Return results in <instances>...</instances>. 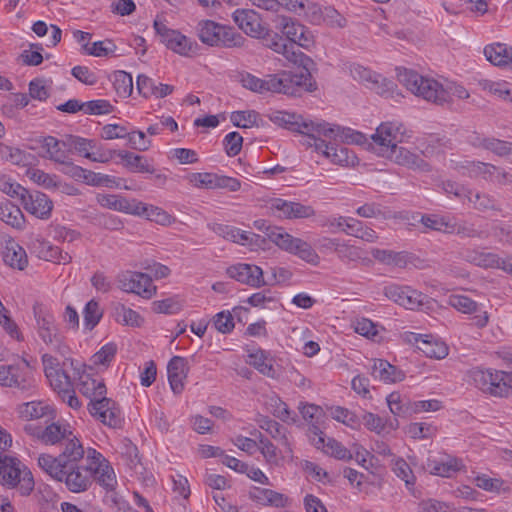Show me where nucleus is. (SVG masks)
<instances>
[{"label":"nucleus","mask_w":512,"mask_h":512,"mask_svg":"<svg viewBox=\"0 0 512 512\" xmlns=\"http://www.w3.org/2000/svg\"><path fill=\"white\" fill-rule=\"evenodd\" d=\"M398 81L411 93L436 105H444L451 101L452 96L467 99L468 91L461 85L447 83L446 86L433 78H427L414 70L396 68Z\"/></svg>","instance_id":"1"},{"label":"nucleus","mask_w":512,"mask_h":512,"mask_svg":"<svg viewBox=\"0 0 512 512\" xmlns=\"http://www.w3.org/2000/svg\"><path fill=\"white\" fill-rule=\"evenodd\" d=\"M270 120L293 132L306 136L305 143L311 141L314 136L333 137L334 128L325 121H306L301 115L285 111H275L270 115Z\"/></svg>","instance_id":"2"},{"label":"nucleus","mask_w":512,"mask_h":512,"mask_svg":"<svg viewBox=\"0 0 512 512\" xmlns=\"http://www.w3.org/2000/svg\"><path fill=\"white\" fill-rule=\"evenodd\" d=\"M197 35L201 42L209 46L242 47L246 41L233 28L212 20L199 21L197 24Z\"/></svg>","instance_id":"3"},{"label":"nucleus","mask_w":512,"mask_h":512,"mask_svg":"<svg viewBox=\"0 0 512 512\" xmlns=\"http://www.w3.org/2000/svg\"><path fill=\"white\" fill-rule=\"evenodd\" d=\"M265 233L269 240L280 249L297 255L299 258L312 265L319 263V256L310 244L300 238L290 235L283 228L266 226Z\"/></svg>","instance_id":"4"},{"label":"nucleus","mask_w":512,"mask_h":512,"mask_svg":"<svg viewBox=\"0 0 512 512\" xmlns=\"http://www.w3.org/2000/svg\"><path fill=\"white\" fill-rule=\"evenodd\" d=\"M302 68L300 73L283 71L276 75H269L267 88L268 92L283 93L286 95H298L302 91H312L311 69Z\"/></svg>","instance_id":"5"},{"label":"nucleus","mask_w":512,"mask_h":512,"mask_svg":"<svg viewBox=\"0 0 512 512\" xmlns=\"http://www.w3.org/2000/svg\"><path fill=\"white\" fill-rule=\"evenodd\" d=\"M0 476L4 486L17 487L22 495L34 488L32 473L17 458L0 454Z\"/></svg>","instance_id":"6"},{"label":"nucleus","mask_w":512,"mask_h":512,"mask_svg":"<svg viewBox=\"0 0 512 512\" xmlns=\"http://www.w3.org/2000/svg\"><path fill=\"white\" fill-rule=\"evenodd\" d=\"M334 128L333 137L314 136L311 141H307L306 145L314 147L316 151L321 152L331 161L339 165H348L349 163V152L348 149L342 147L340 144L344 143L350 135L348 134L349 129L345 132L339 126L331 124Z\"/></svg>","instance_id":"7"},{"label":"nucleus","mask_w":512,"mask_h":512,"mask_svg":"<svg viewBox=\"0 0 512 512\" xmlns=\"http://www.w3.org/2000/svg\"><path fill=\"white\" fill-rule=\"evenodd\" d=\"M35 328L39 338L53 350L65 354L67 346L63 343V337L55 324V318L50 310L41 303L33 305Z\"/></svg>","instance_id":"8"},{"label":"nucleus","mask_w":512,"mask_h":512,"mask_svg":"<svg viewBox=\"0 0 512 512\" xmlns=\"http://www.w3.org/2000/svg\"><path fill=\"white\" fill-rule=\"evenodd\" d=\"M0 386L28 391L35 387L32 367L25 359L11 365H0Z\"/></svg>","instance_id":"9"},{"label":"nucleus","mask_w":512,"mask_h":512,"mask_svg":"<svg viewBox=\"0 0 512 512\" xmlns=\"http://www.w3.org/2000/svg\"><path fill=\"white\" fill-rule=\"evenodd\" d=\"M476 386L493 396L505 397L512 389V373L477 369L472 373Z\"/></svg>","instance_id":"10"},{"label":"nucleus","mask_w":512,"mask_h":512,"mask_svg":"<svg viewBox=\"0 0 512 512\" xmlns=\"http://www.w3.org/2000/svg\"><path fill=\"white\" fill-rule=\"evenodd\" d=\"M266 208L273 216L288 220L307 219L316 215V211L311 205H304L300 202L288 201L282 198L268 199Z\"/></svg>","instance_id":"11"},{"label":"nucleus","mask_w":512,"mask_h":512,"mask_svg":"<svg viewBox=\"0 0 512 512\" xmlns=\"http://www.w3.org/2000/svg\"><path fill=\"white\" fill-rule=\"evenodd\" d=\"M264 45L278 54H282L289 62L301 68L314 66L313 60L303 54L296 46L289 44L285 38L276 32L267 33L264 36Z\"/></svg>","instance_id":"12"},{"label":"nucleus","mask_w":512,"mask_h":512,"mask_svg":"<svg viewBox=\"0 0 512 512\" xmlns=\"http://www.w3.org/2000/svg\"><path fill=\"white\" fill-rule=\"evenodd\" d=\"M154 28L160 36L161 42L175 53L182 56H192L196 53L197 44L195 42H192L180 32L168 28L161 20L156 19L154 21Z\"/></svg>","instance_id":"13"},{"label":"nucleus","mask_w":512,"mask_h":512,"mask_svg":"<svg viewBox=\"0 0 512 512\" xmlns=\"http://www.w3.org/2000/svg\"><path fill=\"white\" fill-rule=\"evenodd\" d=\"M118 287L126 293H134L143 298L150 299L156 293L152 279L145 273L125 271L118 275Z\"/></svg>","instance_id":"14"},{"label":"nucleus","mask_w":512,"mask_h":512,"mask_svg":"<svg viewBox=\"0 0 512 512\" xmlns=\"http://www.w3.org/2000/svg\"><path fill=\"white\" fill-rule=\"evenodd\" d=\"M384 295L389 300H392L396 304L410 310L419 309L429 301V297L427 295L412 289L409 286H401L397 284L385 286Z\"/></svg>","instance_id":"15"},{"label":"nucleus","mask_w":512,"mask_h":512,"mask_svg":"<svg viewBox=\"0 0 512 512\" xmlns=\"http://www.w3.org/2000/svg\"><path fill=\"white\" fill-rule=\"evenodd\" d=\"M24 431L46 445L61 444L73 434L69 425L59 422H53L44 428L34 424H26Z\"/></svg>","instance_id":"16"},{"label":"nucleus","mask_w":512,"mask_h":512,"mask_svg":"<svg viewBox=\"0 0 512 512\" xmlns=\"http://www.w3.org/2000/svg\"><path fill=\"white\" fill-rule=\"evenodd\" d=\"M88 462V469L92 472L98 483L106 490H113L116 487L117 480L113 468L103 458L102 454L95 449L88 448L87 456L85 457Z\"/></svg>","instance_id":"17"},{"label":"nucleus","mask_w":512,"mask_h":512,"mask_svg":"<svg viewBox=\"0 0 512 512\" xmlns=\"http://www.w3.org/2000/svg\"><path fill=\"white\" fill-rule=\"evenodd\" d=\"M408 137L410 135L407 134L404 126L397 122L382 123L376 129V133L371 136L373 144L377 146L378 154L382 153V148H395Z\"/></svg>","instance_id":"18"},{"label":"nucleus","mask_w":512,"mask_h":512,"mask_svg":"<svg viewBox=\"0 0 512 512\" xmlns=\"http://www.w3.org/2000/svg\"><path fill=\"white\" fill-rule=\"evenodd\" d=\"M27 246L30 253L39 259L64 265L72 261L69 253L63 252L59 247L52 245L39 235L31 234Z\"/></svg>","instance_id":"19"},{"label":"nucleus","mask_w":512,"mask_h":512,"mask_svg":"<svg viewBox=\"0 0 512 512\" xmlns=\"http://www.w3.org/2000/svg\"><path fill=\"white\" fill-rule=\"evenodd\" d=\"M280 444L284 447L283 451L278 449L268 438L261 437L259 439V451L270 467H282L293 459V450L286 435L281 436Z\"/></svg>","instance_id":"20"},{"label":"nucleus","mask_w":512,"mask_h":512,"mask_svg":"<svg viewBox=\"0 0 512 512\" xmlns=\"http://www.w3.org/2000/svg\"><path fill=\"white\" fill-rule=\"evenodd\" d=\"M275 28L286 36L289 44H295L308 48L312 39L306 27L301 25L296 20L287 16H277L274 19Z\"/></svg>","instance_id":"21"},{"label":"nucleus","mask_w":512,"mask_h":512,"mask_svg":"<svg viewBox=\"0 0 512 512\" xmlns=\"http://www.w3.org/2000/svg\"><path fill=\"white\" fill-rule=\"evenodd\" d=\"M89 411L93 417L104 425L112 428L120 427L122 417L121 411L115 401L103 395L100 399L89 404Z\"/></svg>","instance_id":"22"},{"label":"nucleus","mask_w":512,"mask_h":512,"mask_svg":"<svg viewBox=\"0 0 512 512\" xmlns=\"http://www.w3.org/2000/svg\"><path fill=\"white\" fill-rule=\"evenodd\" d=\"M463 168L467 169L469 177L482 176L485 180L506 185L512 183V174L504 169L484 162L467 161Z\"/></svg>","instance_id":"23"},{"label":"nucleus","mask_w":512,"mask_h":512,"mask_svg":"<svg viewBox=\"0 0 512 512\" xmlns=\"http://www.w3.org/2000/svg\"><path fill=\"white\" fill-rule=\"evenodd\" d=\"M379 155L390 159L398 165L407 167L412 170H420V171H430L429 164L423 160L419 155L410 152L408 149L404 147H399L398 145L395 148H382V153Z\"/></svg>","instance_id":"24"},{"label":"nucleus","mask_w":512,"mask_h":512,"mask_svg":"<svg viewBox=\"0 0 512 512\" xmlns=\"http://www.w3.org/2000/svg\"><path fill=\"white\" fill-rule=\"evenodd\" d=\"M309 439L317 449H322L326 454L331 455L337 459H350V451L345 448L340 442L335 439L328 438L325 441L324 433L318 426L312 424L308 430Z\"/></svg>","instance_id":"25"},{"label":"nucleus","mask_w":512,"mask_h":512,"mask_svg":"<svg viewBox=\"0 0 512 512\" xmlns=\"http://www.w3.org/2000/svg\"><path fill=\"white\" fill-rule=\"evenodd\" d=\"M92 472L88 469V462L86 465L65 469L61 481H64L67 488L73 493H81L86 491L91 485Z\"/></svg>","instance_id":"26"},{"label":"nucleus","mask_w":512,"mask_h":512,"mask_svg":"<svg viewBox=\"0 0 512 512\" xmlns=\"http://www.w3.org/2000/svg\"><path fill=\"white\" fill-rule=\"evenodd\" d=\"M354 70L358 75L357 79L359 82L365 85L368 89L382 96H388L393 92L395 84L391 80H388L380 74L360 65L354 67Z\"/></svg>","instance_id":"27"},{"label":"nucleus","mask_w":512,"mask_h":512,"mask_svg":"<svg viewBox=\"0 0 512 512\" xmlns=\"http://www.w3.org/2000/svg\"><path fill=\"white\" fill-rule=\"evenodd\" d=\"M408 341L429 358L443 359L448 355L447 345L434 339L432 335L411 333L408 336Z\"/></svg>","instance_id":"28"},{"label":"nucleus","mask_w":512,"mask_h":512,"mask_svg":"<svg viewBox=\"0 0 512 512\" xmlns=\"http://www.w3.org/2000/svg\"><path fill=\"white\" fill-rule=\"evenodd\" d=\"M227 274L231 278L252 287H260L265 284L263 271L256 265L239 263L229 267Z\"/></svg>","instance_id":"29"},{"label":"nucleus","mask_w":512,"mask_h":512,"mask_svg":"<svg viewBox=\"0 0 512 512\" xmlns=\"http://www.w3.org/2000/svg\"><path fill=\"white\" fill-rule=\"evenodd\" d=\"M71 176L77 180H82L89 186L94 187H106V188H119L121 187L122 179L116 178L110 175L93 172L88 169H84L80 166H73Z\"/></svg>","instance_id":"30"},{"label":"nucleus","mask_w":512,"mask_h":512,"mask_svg":"<svg viewBox=\"0 0 512 512\" xmlns=\"http://www.w3.org/2000/svg\"><path fill=\"white\" fill-rule=\"evenodd\" d=\"M21 202L27 212L40 219H48L53 209V203L49 197L38 191L25 194Z\"/></svg>","instance_id":"31"},{"label":"nucleus","mask_w":512,"mask_h":512,"mask_svg":"<svg viewBox=\"0 0 512 512\" xmlns=\"http://www.w3.org/2000/svg\"><path fill=\"white\" fill-rule=\"evenodd\" d=\"M188 370L187 361L183 357L174 356L169 361L167 366L168 380L175 394H180L184 390Z\"/></svg>","instance_id":"32"},{"label":"nucleus","mask_w":512,"mask_h":512,"mask_svg":"<svg viewBox=\"0 0 512 512\" xmlns=\"http://www.w3.org/2000/svg\"><path fill=\"white\" fill-rule=\"evenodd\" d=\"M41 147L45 151V158L59 164H71L69 162L68 137L63 141L53 136L44 137Z\"/></svg>","instance_id":"33"},{"label":"nucleus","mask_w":512,"mask_h":512,"mask_svg":"<svg viewBox=\"0 0 512 512\" xmlns=\"http://www.w3.org/2000/svg\"><path fill=\"white\" fill-rule=\"evenodd\" d=\"M61 445L62 451L59 456L62 463L68 468L74 467L84 459L85 455L87 456V450L85 451L81 441L74 433L62 442Z\"/></svg>","instance_id":"34"},{"label":"nucleus","mask_w":512,"mask_h":512,"mask_svg":"<svg viewBox=\"0 0 512 512\" xmlns=\"http://www.w3.org/2000/svg\"><path fill=\"white\" fill-rule=\"evenodd\" d=\"M233 19L247 35L259 38L264 32L259 15L253 10H236Z\"/></svg>","instance_id":"35"},{"label":"nucleus","mask_w":512,"mask_h":512,"mask_svg":"<svg viewBox=\"0 0 512 512\" xmlns=\"http://www.w3.org/2000/svg\"><path fill=\"white\" fill-rule=\"evenodd\" d=\"M133 215L145 216L148 220L157 224L168 226L175 222V218L160 207L145 204L134 200Z\"/></svg>","instance_id":"36"},{"label":"nucleus","mask_w":512,"mask_h":512,"mask_svg":"<svg viewBox=\"0 0 512 512\" xmlns=\"http://www.w3.org/2000/svg\"><path fill=\"white\" fill-rule=\"evenodd\" d=\"M137 89L141 95L145 98L156 97L164 98L171 94L174 87L168 84L159 83L156 84L151 78L146 75H139L137 77Z\"/></svg>","instance_id":"37"},{"label":"nucleus","mask_w":512,"mask_h":512,"mask_svg":"<svg viewBox=\"0 0 512 512\" xmlns=\"http://www.w3.org/2000/svg\"><path fill=\"white\" fill-rule=\"evenodd\" d=\"M372 375L385 383H396L404 379L405 374L387 360H373Z\"/></svg>","instance_id":"38"},{"label":"nucleus","mask_w":512,"mask_h":512,"mask_svg":"<svg viewBox=\"0 0 512 512\" xmlns=\"http://www.w3.org/2000/svg\"><path fill=\"white\" fill-rule=\"evenodd\" d=\"M217 233L224 239L243 246L257 245L260 240L259 235L252 232L243 231L233 226H219Z\"/></svg>","instance_id":"39"},{"label":"nucleus","mask_w":512,"mask_h":512,"mask_svg":"<svg viewBox=\"0 0 512 512\" xmlns=\"http://www.w3.org/2000/svg\"><path fill=\"white\" fill-rule=\"evenodd\" d=\"M3 260L7 265L18 270H23L28 265L26 251L12 239L6 241Z\"/></svg>","instance_id":"40"},{"label":"nucleus","mask_w":512,"mask_h":512,"mask_svg":"<svg viewBox=\"0 0 512 512\" xmlns=\"http://www.w3.org/2000/svg\"><path fill=\"white\" fill-rule=\"evenodd\" d=\"M78 388L84 396L90 399V403L106 394L104 382L88 374L80 376Z\"/></svg>","instance_id":"41"},{"label":"nucleus","mask_w":512,"mask_h":512,"mask_svg":"<svg viewBox=\"0 0 512 512\" xmlns=\"http://www.w3.org/2000/svg\"><path fill=\"white\" fill-rule=\"evenodd\" d=\"M96 202L103 208L128 214L133 213L134 200L129 201L120 195L98 193L96 195Z\"/></svg>","instance_id":"42"},{"label":"nucleus","mask_w":512,"mask_h":512,"mask_svg":"<svg viewBox=\"0 0 512 512\" xmlns=\"http://www.w3.org/2000/svg\"><path fill=\"white\" fill-rule=\"evenodd\" d=\"M252 500L260 505L285 507L287 504V497L283 494L271 489L256 487L250 492Z\"/></svg>","instance_id":"43"},{"label":"nucleus","mask_w":512,"mask_h":512,"mask_svg":"<svg viewBox=\"0 0 512 512\" xmlns=\"http://www.w3.org/2000/svg\"><path fill=\"white\" fill-rule=\"evenodd\" d=\"M486 59L495 66H512V48L505 44L496 43L484 48Z\"/></svg>","instance_id":"44"},{"label":"nucleus","mask_w":512,"mask_h":512,"mask_svg":"<svg viewBox=\"0 0 512 512\" xmlns=\"http://www.w3.org/2000/svg\"><path fill=\"white\" fill-rule=\"evenodd\" d=\"M461 256L465 261L481 268H495L499 264V256L492 252L466 249Z\"/></svg>","instance_id":"45"},{"label":"nucleus","mask_w":512,"mask_h":512,"mask_svg":"<svg viewBox=\"0 0 512 512\" xmlns=\"http://www.w3.org/2000/svg\"><path fill=\"white\" fill-rule=\"evenodd\" d=\"M0 220L17 229H21L25 223L20 208L8 200L0 202Z\"/></svg>","instance_id":"46"},{"label":"nucleus","mask_w":512,"mask_h":512,"mask_svg":"<svg viewBox=\"0 0 512 512\" xmlns=\"http://www.w3.org/2000/svg\"><path fill=\"white\" fill-rule=\"evenodd\" d=\"M37 460L39 467L57 481H61L63 471L68 469V467L62 463L59 455L55 457L44 453L39 455Z\"/></svg>","instance_id":"47"},{"label":"nucleus","mask_w":512,"mask_h":512,"mask_svg":"<svg viewBox=\"0 0 512 512\" xmlns=\"http://www.w3.org/2000/svg\"><path fill=\"white\" fill-rule=\"evenodd\" d=\"M18 412L24 420H36L51 413V407L42 401H30L19 406Z\"/></svg>","instance_id":"48"},{"label":"nucleus","mask_w":512,"mask_h":512,"mask_svg":"<svg viewBox=\"0 0 512 512\" xmlns=\"http://www.w3.org/2000/svg\"><path fill=\"white\" fill-rule=\"evenodd\" d=\"M390 412L396 417H409L413 414V403L398 392H392L386 397Z\"/></svg>","instance_id":"49"},{"label":"nucleus","mask_w":512,"mask_h":512,"mask_svg":"<svg viewBox=\"0 0 512 512\" xmlns=\"http://www.w3.org/2000/svg\"><path fill=\"white\" fill-rule=\"evenodd\" d=\"M117 156L122 159L124 166L132 172H154V168L141 155H136L128 151H118Z\"/></svg>","instance_id":"50"},{"label":"nucleus","mask_w":512,"mask_h":512,"mask_svg":"<svg viewBox=\"0 0 512 512\" xmlns=\"http://www.w3.org/2000/svg\"><path fill=\"white\" fill-rule=\"evenodd\" d=\"M103 317V309L95 299L88 301L83 309V323L88 331H92Z\"/></svg>","instance_id":"51"},{"label":"nucleus","mask_w":512,"mask_h":512,"mask_svg":"<svg viewBox=\"0 0 512 512\" xmlns=\"http://www.w3.org/2000/svg\"><path fill=\"white\" fill-rule=\"evenodd\" d=\"M354 333H358L374 342H379L381 339L379 325L365 317L356 320L354 323Z\"/></svg>","instance_id":"52"},{"label":"nucleus","mask_w":512,"mask_h":512,"mask_svg":"<svg viewBox=\"0 0 512 512\" xmlns=\"http://www.w3.org/2000/svg\"><path fill=\"white\" fill-rule=\"evenodd\" d=\"M466 199L479 211L495 210L500 211L497 201L487 194L474 192L469 189Z\"/></svg>","instance_id":"53"},{"label":"nucleus","mask_w":512,"mask_h":512,"mask_svg":"<svg viewBox=\"0 0 512 512\" xmlns=\"http://www.w3.org/2000/svg\"><path fill=\"white\" fill-rule=\"evenodd\" d=\"M116 321L130 327H140L144 319L140 314L124 305H118L115 308Z\"/></svg>","instance_id":"54"},{"label":"nucleus","mask_w":512,"mask_h":512,"mask_svg":"<svg viewBox=\"0 0 512 512\" xmlns=\"http://www.w3.org/2000/svg\"><path fill=\"white\" fill-rule=\"evenodd\" d=\"M2 158L14 165L27 166L31 164L34 156L19 148L5 146L1 149Z\"/></svg>","instance_id":"55"},{"label":"nucleus","mask_w":512,"mask_h":512,"mask_svg":"<svg viewBox=\"0 0 512 512\" xmlns=\"http://www.w3.org/2000/svg\"><path fill=\"white\" fill-rule=\"evenodd\" d=\"M219 175L215 173H191L187 176L188 182L196 188L217 189Z\"/></svg>","instance_id":"56"},{"label":"nucleus","mask_w":512,"mask_h":512,"mask_svg":"<svg viewBox=\"0 0 512 512\" xmlns=\"http://www.w3.org/2000/svg\"><path fill=\"white\" fill-rule=\"evenodd\" d=\"M113 86L120 97H128L133 90L132 76L125 71H116L113 73Z\"/></svg>","instance_id":"57"},{"label":"nucleus","mask_w":512,"mask_h":512,"mask_svg":"<svg viewBox=\"0 0 512 512\" xmlns=\"http://www.w3.org/2000/svg\"><path fill=\"white\" fill-rule=\"evenodd\" d=\"M248 363L255 367L263 375L273 377L275 370L272 364L267 360V357L262 350H258L248 355Z\"/></svg>","instance_id":"58"},{"label":"nucleus","mask_w":512,"mask_h":512,"mask_svg":"<svg viewBox=\"0 0 512 512\" xmlns=\"http://www.w3.org/2000/svg\"><path fill=\"white\" fill-rule=\"evenodd\" d=\"M421 223L427 229L453 234L451 230V221L446 217L437 215H423L421 217Z\"/></svg>","instance_id":"59"},{"label":"nucleus","mask_w":512,"mask_h":512,"mask_svg":"<svg viewBox=\"0 0 512 512\" xmlns=\"http://www.w3.org/2000/svg\"><path fill=\"white\" fill-rule=\"evenodd\" d=\"M27 177L39 186L46 189H54L58 177L51 175L37 168H29L26 171Z\"/></svg>","instance_id":"60"},{"label":"nucleus","mask_w":512,"mask_h":512,"mask_svg":"<svg viewBox=\"0 0 512 512\" xmlns=\"http://www.w3.org/2000/svg\"><path fill=\"white\" fill-rule=\"evenodd\" d=\"M68 148L69 151L73 149L83 157L89 159L91 151L96 149V143L93 140L69 135Z\"/></svg>","instance_id":"61"},{"label":"nucleus","mask_w":512,"mask_h":512,"mask_svg":"<svg viewBox=\"0 0 512 512\" xmlns=\"http://www.w3.org/2000/svg\"><path fill=\"white\" fill-rule=\"evenodd\" d=\"M47 378L51 387L54 391H57L58 394H61L62 392H69V389L73 386L70 377L62 369L56 370L53 373L50 372V375Z\"/></svg>","instance_id":"62"},{"label":"nucleus","mask_w":512,"mask_h":512,"mask_svg":"<svg viewBox=\"0 0 512 512\" xmlns=\"http://www.w3.org/2000/svg\"><path fill=\"white\" fill-rule=\"evenodd\" d=\"M153 310L157 313L174 314L183 307V300L178 296L170 297L164 300L154 301Z\"/></svg>","instance_id":"63"},{"label":"nucleus","mask_w":512,"mask_h":512,"mask_svg":"<svg viewBox=\"0 0 512 512\" xmlns=\"http://www.w3.org/2000/svg\"><path fill=\"white\" fill-rule=\"evenodd\" d=\"M479 146L492 151L498 156H507L510 154V150L512 149L511 142L495 138H484L481 140Z\"/></svg>","instance_id":"64"}]
</instances>
